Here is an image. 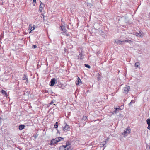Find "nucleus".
<instances>
[{
  "mask_svg": "<svg viewBox=\"0 0 150 150\" xmlns=\"http://www.w3.org/2000/svg\"><path fill=\"white\" fill-rule=\"evenodd\" d=\"M64 138H62L60 137H57L55 138L54 139H52L51 142V144H54L57 143L58 142L60 141L61 140H63Z\"/></svg>",
  "mask_w": 150,
  "mask_h": 150,
  "instance_id": "1",
  "label": "nucleus"
},
{
  "mask_svg": "<svg viewBox=\"0 0 150 150\" xmlns=\"http://www.w3.org/2000/svg\"><path fill=\"white\" fill-rule=\"evenodd\" d=\"M130 89V88L129 86L126 85L125 86L124 88L123 89V93H124L127 94L128 93Z\"/></svg>",
  "mask_w": 150,
  "mask_h": 150,
  "instance_id": "2",
  "label": "nucleus"
},
{
  "mask_svg": "<svg viewBox=\"0 0 150 150\" xmlns=\"http://www.w3.org/2000/svg\"><path fill=\"white\" fill-rule=\"evenodd\" d=\"M131 130L129 128H128L126 130H124L122 134L124 136V137H125L130 133Z\"/></svg>",
  "mask_w": 150,
  "mask_h": 150,
  "instance_id": "3",
  "label": "nucleus"
},
{
  "mask_svg": "<svg viewBox=\"0 0 150 150\" xmlns=\"http://www.w3.org/2000/svg\"><path fill=\"white\" fill-rule=\"evenodd\" d=\"M115 42L119 45H121L123 44V41L119 40L118 39L115 40Z\"/></svg>",
  "mask_w": 150,
  "mask_h": 150,
  "instance_id": "4",
  "label": "nucleus"
},
{
  "mask_svg": "<svg viewBox=\"0 0 150 150\" xmlns=\"http://www.w3.org/2000/svg\"><path fill=\"white\" fill-rule=\"evenodd\" d=\"M64 25H62V26H61V27L62 31L66 33L67 30L66 29V28H65V26L66 25L64 24Z\"/></svg>",
  "mask_w": 150,
  "mask_h": 150,
  "instance_id": "5",
  "label": "nucleus"
},
{
  "mask_svg": "<svg viewBox=\"0 0 150 150\" xmlns=\"http://www.w3.org/2000/svg\"><path fill=\"white\" fill-rule=\"evenodd\" d=\"M56 79L55 78H53L51 80L50 82L51 84L50 85L51 86H53L55 83Z\"/></svg>",
  "mask_w": 150,
  "mask_h": 150,
  "instance_id": "6",
  "label": "nucleus"
},
{
  "mask_svg": "<svg viewBox=\"0 0 150 150\" xmlns=\"http://www.w3.org/2000/svg\"><path fill=\"white\" fill-rule=\"evenodd\" d=\"M133 34L134 35H135L136 36L139 37H142L143 36V35H142V34L141 33V32H139V33H133Z\"/></svg>",
  "mask_w": 150,
  "mask_h": 150,
  "instance_id": "7",
  "label": "nucleus"
},
{
  "mask_svg": "<svg viewBox=\"0 0 150 150\" xmlns=\"http://www.w3.org/2000/svg\"><path fill=\"white\" fill-rule=\"evenodd\" d=\"M63 130L64 131H67L69 129V126L67 125V124H66L65 126L64 127H63Z\"/></svg>",
  "mask_w": 150,
  "mask_h": 150,
  "instance_id": "8",
  "label": "nucleus"
},
{
  "mask_svg": "<svg viewBox=\"0 0 150 150\" xmlns=\"http://www.w3.org/2000/svg\"><path fill=\"white\" fill-rule=\"evenodd\" d=\"M123 44H124L125 43H131L132 42V41L131 40L128 39L123 40Z\"/></svg>",
  "mask_w": 150,
  "mask_h": 150,
  "instance_id": "9",
  "label": "nucleus"
},
{
  "mask_svg": "<svg viewBox=\"0 0 150 150\" xmlns=\"http://www.w3.org/2000/svg\"><path fill=\"white\" fill-rule=\"evenodd\" d=\"M23 80H24L25 79L26 80V82H25V83H27L28 82V78H27V76H26L25 75H24V76L23 77Z\"/></svg>",
  "mask_w": 150,
  "mask_h": 150,
  "instance_id": "10",
  "label": "nucleus"
},
{
  "mask_svg": "<svg viewBox=\"0 0 150 150\" xmlns=\"http://www.w3.org/2000/svg\"><path fill=\"white\" fill-rule=\"evenodd\" d=\"M81 82V81L80 79V78L79 77H78L77 78V81L76 82V85L79 84Z\"/></svg>",
  "mask_w": 150,
  "mask_h": 150,
  "instance_id": "11",
  "label": "nucleus"
},
{
  "mask_svg": "<svg viewBox=\"0 0 150 150\" xmlns=\"http://www.w3.org/2000/svg\"><path fill=\"white\" fill-rule=\"evenodd\" d=\"M70 145L71 144L70 142H67L66 143V145H64V146L67 148V147H69V146L70 147Z\"/></svg>",
  "mask_w": 150,
  "mask_h": 150,
  "instance_id": "12",
  "label": "nucleus"
},
{
  "mask_svg": "<svg viewBox=\"0 0 150 150\" xmlns=\"http://www.w3.org/2000/svg\"><path fill=\"white\" fill-rule=\"evenodd\" d=\"M25 127V126L23 125H21L19 126V128L20 130H22Z\"/></svg>",
  "mask_w": 150,
  "mask_h": 150,
  "instance_id": "13",
  "label": "nucleus"
},
{
  "mask_svg": "<svg viewBox=\"0 0 150 150\" xmlns=\"http://www.w3.org/2000/svg\"><path fill=\"white\" fill-rule=\"evenodd\" d=\"M66 147L64 145H63L60 146L59 148V150H65Z\"/></svg>",
  "mask_w": 150,
  "mask_h": 150,
  "instance_id": "14",
  "label": "nucleus"
},
{
  "mask_svg": "<svg viewBox=\"0 0 150 150\" xmlns=\"http://www.w3.org/2000/svg\"><path fill=\"white\" fill-rule=\"evenodd\" d=\"M1 93L5 96H7V93L4 90H2L1 91Z\"/></svg>",
  "mask_w": 150,
  "mask_h": 150,
  "instance_id": "15",
  "label": "nucleus"
},
{
  "mask_svg": "<svg viewBox=\"0 0 150 150\" xmlns=\"http://www.w3.org/2000/svg\"><path fill=\"white\" fill-rule=\"evenodd\" d=\"M140 63L139 62H137L135 64V67H139Z\"/></svg>",
  "mask_w": 150,
  "mask_h": 150,
  "instance_id": "16",
  "label": "nucleus"
},
{
  "mask_svg": "<svg viewBox=\"0 0 150 150\" xmlns=\"http://www.w3.org/2000/svg\"><path fill=\"white\" fill-rule=\"evenodd\" d=\"M106 143V141L103 142L101 143V144H100V146H104Z\"/></svg>",
  "mask_w": 150,
  "mask_h": 150,
  "instance_id": "17",
  "label": "nucleus"
},
{
  "mask_svg": "<svg viewBox=\"0 0 150 150\" xmlns=\"http://www.w3.org/2000/svg\"><path fill=\"white\" fill-rule=\"evenodd\" d=\"M40 5L39 7H41V8H43L44 7V5L43 3H42L41 1H40Z\"/></svg>",
  "mask_w": 150,
  "mask_h": 150,
  "instance_id": "18",
  "label": "nucleus"
},
{
  "mask_svg": "<svg viewBox=\"0 0 150 150\" xmlns=\"http://www.w3.org/2000/svg\"><path fill=\"white\" fill-rule=\"evenodd\" d=\"M33 28L32 26V24L30 25L29 27V29H28V30H31V31L32 30V29H33Z\"/></svg>",
  "mask_w": 150,
  "mask_h": 150,
  "instance_id": "19",
  "label": "nucleus"
},
{
  "mask_svg": "<svg viewBox=\"0 0 150 150\" xmlns=\"http://www.w3.org/2000/svg\"><path fill=\"white\" fill-rule=\"evenodd\" d=\"M146 122H147V124L148 125L150 124V119H147L146 120Z\"/></svg>",
  "mask_w": 150,
  "mask_h": 150,
  "instance_id": "20",
  "label": "nucleus"
},
{
  "mask_svg": "<svg viewBox=\"0 0 150 150\" xmlns=\"http://www.w3.org/2000/svg\"><path fill=\"white\" fill-rule=\"evenodd\" d=\"M58 122H56L55 123V125H54V128H57L58 127Z\"/></svg>",
  "mask_w": 150,
  "mask_h": 150,
  "instance_id": "21",
  "label": "nucleus"
},
{
  "mask_svg": "<svg viewBox=\"0 0 150 150\" xmlns=\"http://www.w3.org/2000/svg\"><path fill=\"white\" fill-rule=\"evenodd\" d=\"M84 65L85 67H87L88 68H91L90 66L87 64H85Z\"/></svg>",
  "mask_w": 150,
  "mask_h": 150,
  "instance_id": "22",
  "label": "nucleus"
},
{
  "mask_svg": "<svg viewBox=\"0 0 150 150\" xmlns=\"http://www.w3.org/2000/svg\"><path fill=\"white\" fill-rule=\"evenodd\" d=\"M36 3V0H33V6H34L35 5V4Z\"/></svg>",
  "mask_w": 150,
  "mask_h": 150,
  "instance_id": "23",
  "label": "nucleus"
},
{
  "mask_svg": "<svg viewBox=\"0 0 150 150\" xmlns=\"http://www.w3.org/2000/svg\"><path fill=\"white\" fill-rule=\"evenodd\" d=\"M87 119V117L86 116H84L83 118V120H86Z\"/></svg>",
  "mask_w": 150,
  "mask_h": 150,
  "instance_id": "24",
  "label": "nucleus"
},
{
  "mask_svg": "<svg viewBox=\"0 0 150 150\" xmlns=\"http://www.w3.org/2000/svg\"><path fill=\"white\" fill-rule=\"evenodd\" d=\"M87 6H89L90 7H91V6H92V5L91 3H89L87 4Z\"/></svg>",
  "mask_w": 150,
  "mask_h": 150,
  "instance_id": "25",
  "label": "nucleus"
},
{
  "mask_svg": "<svg viewBox=\"0 0 150 150\" xmlns=\"http://www.w3.org/2000/svg\"><path fill=\"white\" fill-rule=\"evenodd\" d=\"M65 150H71V147H70V146H69V147H67V148H65Z\"/></svg>",
  "mask_w": 150,
  "mask_h": 150,
  "instance_id": "26",
  "label": "nucleus"
},
{
  "mask_svg": "<svg viewBox=\"0 0 150 150\" xmlns=\"http://www.w3.org/2000/svg\"><path fill=\"white\" fill-rule=\"evenodd\" d=\"M37 47V46L36 45H32V47L33 48H36Z\"/></svg>",
  "mask_w": 150,
  "mask_h": 150,
  "instance_id": "27",
  "label": "nucleus"
},
{
  "mask_svg": "<svg viewBox=\"0 0 150 150\" xmlns=\"http://www.w3.org/2000/svg\"><path fill=\"white\" fill-rule=\"evenodd\" d=\"M43 8H41V7H39V11H40V12H41Z\"/></svg>",
  "mask_w": 150,
  "mask_h": 150,
  "instance_id": "28",
  "label": "nucleus"
},
{
  "mask_svg": "<svg viewBox=\"0 0 150 150\" xmlns=\"http://www.w3.org/2000/svg\"><path fill=\"white\" fill-rule=\"evenodd\" d=\"M112 114H116L117 113V111L115 110V111L112 112Z\"/></svg>",
  "mask_w": 150,
  "mask_h": 150,
  "instance_id": "29",
  "label": "nucleus"
},
{
  "mask_svg": "<svg viewBox=\"0 0 150 150\" xmlns=\"http://www.w3.org/2000/svg\"><path fill=\"white\" fill-rule=\"evenodd\" d=\"M32 26H33V29H32V30H33L35 29V25H33Z\"/></svg>",
  "mask_w": 150,
  "mask_h": 150,
  "instance_id": "30",
  "label": "nucleus"
},
{
  "mask_svg": "<svg viewBox=\"0 0 150 150\" xmlns=\"http://www.w3.org/2000/svg\"><path fill=\"white\" fill-rule=\"evenodd\" d=\"M148 125V126L147 127V129L149 130H150V124Z\"/></svg>",
  "mask_w": 150,
  "mask_h": 150,
  "instance_id": "31",
  "label": "nucleus"
},
{
  "mask_svg": "<svg viewBox=\"0 0 150 150\" xmlns=\"http://www.w3.org/2000/svg\"><path fill=\"white\" fill-rule=\"evenodd\" d=\"M41 18H44V15L42 14L41 15Z\"/></svg>",
  "mask_w": 150,
  "mask_h": 150,
  "instance_id": "32",
  "label": "nucleus"
},
{
  "mask_svg": "<svg viewBox=\"0 0 150 150\" xmlns=\"http://www.w3.org/2000/svg\"><path fill=\"white\" fill-rule=\"evenodd\" d=\"M131 103H134V100H132L131 102Z\"/></svg>",
  "mask_w": 150,
  "mask_h": 150,
  "instance_id": "33",
  "label": "nucleus"
},
{
  "mask_svg": "<svg viewBox=\"0 0 150 150\" xmlns=\"http://www.w3.org/2000/svg\"><path fill=\"white\" fill-rule=\"evenodd\" d=\"M119 109V108H115V110L116 111H117V110Z\"/></svg>",
  "mask_w": 150,
  "mask_h": 150,
  "instance_id": "34",
  "label": "nucleus"
},
{
  "mask_svg": "<svg viewBox=\"0 0 150 150\" xmlns=\"http://www.w3.org/2000/svg\"><path fill=\"white\" fill-rule=\"evenodd\" d=\"M132 103H131V102H130L129 104V105H131V104Z\"/></svg>",
  "mask_w": 150,
  "mask_h": 150,
  "instance_id": "35",
  "label": "nucleus"
},
{
  "mask_svg": "<svg viewBox=\"0 0 150 150\" xmlns=\"http://www.w3.org/2000/svg\"><path fill=\"white\" fill-rule=\"evenodd\" d=\"M132 103H131V102H130L129 104V105H131V104Z\"/></svg>",
  "mask_w": 150,
  "mask_h": 150,
  "instance_id": "36",
  "label": "nucleus"
},
{
  "mask_svg": "<svg viewBox=\"0 0 150 150\" xmlns=\"http://www.w3.org/2000/svg\"><path fill=\"white\" fill-rule=\"evenodd\" d=\"M53 102H51L50 103V105H51V104H53Z\"/></svg>",
  "mask_w": 150,
  "mask_h": 150,
  "instance_id": "37",
  "label": "nucleus"
},
{
  "mask_svg": "<svg viewBox=\"0 0 150 150\" xmlns=\"http://www.w3.org/2000/svg\"><path fill=\"white\" fill-rule=\"evenodd\" d=\"M31 31H31V30L30 31V32H29V33H31Z\"/></svg>",
  "mask_w": 150,
  "mask_h": 150,
  "instance_id": "38",
  "label": "nucleus"
},
{
  "mask_svg": "<svg viewBox=\"0 0 150 150\" xmlns=\"http://www.w3.org/2000/svg\"><path fill=\"white\" fill-rule=\"evenodd\" d=\"M67 36H68V35H69V34H67Z\"/></svg>",
  "mask_w": 150,
  "mask_h": 150,
  "instance_id": "39",
  "label": "nucleus"
},
{
  "mask_svg": "<svg viewBox=\"0 0 150 150\" xmlns=\"http://www.w3.org/2000/svg\"><path fill=\"white\" fill-rule=\"evenodd\" d=\"M63 19H62V22H63V21H62Z\"/></svg>",
  "mask_w": 150,
  "mask_h": 150,
  "instance_id": "40",
  "label": "nucleus"
},
{
  "mask_svg": "<svg viewBox=\"0 0 150 150\" xmlns=\"http://www.w3.org/2000/svg\"><path fill=\"white\" fill-rule=\"evenodd\" d=\"M149 148L150 149V146H149Z\"/></svg>",
  "mask_w": 150,
  "mask_h": 150,
  "instance_id": "41",
  "label": "nucleus"
}]
</instances>
